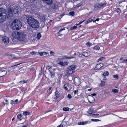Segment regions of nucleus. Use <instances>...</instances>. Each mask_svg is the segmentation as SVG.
I'll list each match as a JSON object with an SVG mask.
<instances>
[{
  "label": "nucleus",
  "mask_w": 127,
  "mask_h": 127,
  "mask_svg": "<svg viewBox=\"0 0 127 127\" xmlns=\"http://www.w3.org/2000/svg\"><path fill=\"white\" fill-rule=\"evenodd\" d=\"M50 73L51 74V77H53L55 75V72L54 71H51L50 70H49Z\"/></svg>",
  "instance_id": "aec40b11"
},
{
  "label": "nucleus",
  "mask_w": 127,
  "mask_h": 127,
  "mask_svg": "<svg viewBox=\"0 0 127 127\" xmlns=\"http://www.w3.org/2000/svg\"><path fill=\"white\" fill-rule=\"evenodd\" d=\"M112 91L114 93H117L118 92V90L117 89H113Z\"/></svg>",
  "instance_id": "72a5a7b5"
},
{
  "label": "nucleus",
  "mask_w": 127,
  "mask_h": 127,
  "mask_svg": "<svg viewBox=\"0 0 127 127\" xmlns=\"http://www.w3.org/2000/svg\"><path fill=\"white\" fill-rule=\"evenodd\" d=\"M125 18L127 19V14L125 15Z\"/></svg>",
  "instance_id": "e2e57ef3"
},
{
  "label": "nucleus",
  "mask_w": 127,
  "mask_h": 127,
  "mask_svg": "<svg viewBox=\"0 0 127 127\" xmlns=\"http://www.w3.org/2000/svg\"><path fill=\"white\" fill-rule=\"evenodd\" d=\"M67 97L68 98L70 99L71 98V96L70 94H68L67 95Z\"/></svg>",
  "instance_id": "37998d69"
},
{
  "label": "nucleus",
  "mask_w": 127,
  "mask_h": 127,
  "mask_svg": "<svg viewBox=\"0 0 127 127\" xmlns=\"http://www.w3.org/2000/svg\"><path fill=\"white\" fill-rule=\"evenodd\" d=\"M22 25V24L19 20L15 19L11 23L10 27L13 30H18L21 28Z\"/></svg>",
  "instance_id": "7ed1b4c3"
},
{
  "label": "nucleus",
  "mask_w": 127,
  "mask_h": 127,
  "mask_svg": "<svg viewBox=\"0 0 127 127\" xmlns=\"http://www.w3.org/2000/svg\"><path fill=\"white\" fill-rule=\"evenodd\" d=\"M105 83L103 81H102L101 82L100 85L102 87H103L105 86Z\"/></svg>",
  "instance_id": "393cba45"
},
{
  "label": "nucleus",
  "mask_w": 127,
  "mask_h": 127,
  "mask_svg": "<svg viewBox=\"0 0 127 127\" xmlns=\"http://www.w3.org/2000/svg\"><path fill=\"white\" fill-rule=\"evenodd\" d=\"M10 104H14V102L12 101L10 103Z\"/></svg>",
  "instance_id": "774afa93"
},
{
  "label": "nucleus",
  "mask_w": 127,
  "mask_h": 127,
  "mask_svg": "<svg viewBox=\"0 0 127 127\" xmlns=\"http://www.w3.org/2000/svg\"><path fill=\"white\" fill-rule=\"evenodd\" d=\"M64 86V89L67 91H69L71 89V87L69 84H65Z\"/></svg>",
  "instance_id": "9b49d317"
},
{
  "label": "nucleus",
  "mask_w": 127,
  "mask_h": 127,
  "mask_svg": "<svg viewBox=\"0 0 127 127\" xmlns=\"http://www.w3.org/2000/svg\"><path fill=\"white\" fill-rule=\"evenodd\" d=\"M90 99H91L92 100V102L90 101L89 100V102L90 103L93 102L94 101L95 99L94 98V97L93 96H90Z\"/></svg>",
  "instance_id": "4be33fe9"
},
{
  "label": "nucleus",
  "mask_w": 127,
  "mask_h": 127,
  "mask_svg": "<svg viewBox=\"0 0 127 127\" xmlns=\"http://www.w3.org/2000/svg\"><path fill=\"white\" fill-rule=\"evenodd\" d=\"M94 115H95L96 116H97L99 115V114H94Z\"/></svg>",
  "instance_id": "680f3d73"
},
{
  "label": "nucleus",
  "mask_w": 127,
  "mask_h": 127,
  "mask_svg": "<svg viewBox=\"0 0 127 127\" xmlns=\"http://www.w3.org/2000/svg\"><path fill=\"white\" fill-rule=\"evenodd\" d=\"M116 12L118 14L120 13L121 12V10L120 9L118 8L116 10Z\"/></svg>",
  "instance_id": "cd10ccee"
},
{
  "label": "nucleus",
  "mask_w": 127,
  "mask_h": 127,
  "mask_svg": "<svg viewBox=\"0 0 127 127\" xmlns=\"http://www.w3.org/2000/svg\"><path fill=\"white\" fill-rule=\"evenodd\" d=\"M23 114L26 116L29 115L30 113L29 112H23Z\"/></svg>",
  "instance_id": "c756f323"
},
{
  "label": "nucleus",
  "mask_w": 127,
  "mask_h": 127,
  "mask_svg": "<svg viewBox=\"0 0 127 127\" xmlns=\"http://www.w3.org/2000/svg\"><path fill=\"white\" fill-rule=\"evenodd\" d=\"M27 81L24 80L23 81H20L19 82V83L20 84H23V83H26L27 82Z\"/></svg>",
  "instance_id": "2f4dec72"
},
{
  "label": "nucleus",
  "mask_w": 127,
  "mask_h": 127,
  "mask_svg": "<svg viewBox=\"0 0 127 127\" xmlns=\"http://www.w3.org/2000/svg\"><path fill=\"white\" fill-rule=\"evenodd\" d=\"M94 49L95 50H98L100 49V47L98 46H95L94 47Z\"/></svg>",
  "instance_id": "f704fd0d"
},
{
  "label": "nucleus",
  "mask_w": 127,
  "mask_h": 127,
  "mask_svg": "<svg viewBox=\"0 0 127 127\" xmlns=\"http://www.w3.org/2000/svg\"><path fill=\"white\" fill-rule=\"evenodd\" d=\"M82 55L85 57H87L90 55V54L89 52H87L83 53Z\"/></svg>",
  "instance_id": "4468645a"
},
{
  "label": "nucleus",
  "mask_w": 127,
  "mask_h": 127,
  "mask_svg": "<svg viewBox=\"0 0 127 127\" xmlns=\"http://www.w3.org/2000/svg\"><path fill=\"white\" fill-rule=\"evenodd\" d=\"M91 95L94 96H95L96 95V94H95L94 93L93 94H92Z\"/></svg>",
  "instance_id": "4d7b16f0"
},
{
  "label": "nucleus",
  "mask_w": 127,
  "mask_h": 127,
  "mask_svg": "<svg viewBox=\"0 0 127 127\" xmlns=\"http://www.w3.org/2000/svg\"><path fill=\"white\" fill-rule=\"evenodd\" d=\"M20 8L18 7H16L14 8L9 7L8 10V17H10V19L13 16L12 12L15 14H17L20 11Z\"/></svg>",
  "instance_id": "20e7f679"
},
{
  "label": "nucleus",
  "mask_w": 127,
  "mask_h": 127,
  "mask_svg": "<svg viewBox=\"0 0 127 127\" xmlns=\"http://www.w3.org/2000/svg\"><path fill=\"white\" fill-rule=\"evenodd\" d=\"M92 44L91 43H90L89 42H87L86 44V45L88 46H90L91 44Z\"/></svg>",
  "instance_id": "a19ab883"
},
{
  "label": "nucleus",
  "mask_w": 127,
  "mask_h": 127,
  "mask_svg": "<svg viewBox=\"0 0 127 127\" xmlns=\"http://www.w3.org/2000/svg\"><path fill=\"white\" fill-rule=\"evenodd\" d=\"M14 101L16 102V104H17V102L18 101V99H17L15 100Z\"/></svg>",
  "instance_id": "864d4df0"
},
{
  "label": "nucleus",
  "mask_w": 127,
  "mask_h": 127,
  "mask_svg": "<svg viewBox=\"0 0 127 127\" xmlns=\"http://www.w3.org/2000/svg\"><path fill=\"white\" fill-rule=\"evenodd\" d=\"M36 41V39H33L32 40V41L33 42H35Z\"/></svg>",
  "instance_id": "3c124183"
},
{
  "label": "nucleus",
  "mask_w": 127,
  "mask_h": 127,
  "mask_svg": "<svg viewBox=\"0 0 127 127\" xmlns=\"http://www.w3.org/2000/svg\"><path fill=\"white\" fill-rule=\"evenodd\" d=\"M105 59V57H101L100 58L97 60V62H98L103 60Z\"/></svg>",
  "instance_id": "b1692460"
},
{
  "label": "nucleus",
  "mask_w": 127,
  "mask_h": 127,
  "mask_svg": "<svg viewBox=\"0 0 127 127\" xmlns=\"http://www.w3.org/2000/svg\"><path fill=\"white\" fill-rule=\"evenodd\" d=\"M112 43V41H109V45H111Z\"/></svg>",
  "instance_id": "603ef678"
},
{
  "label": "nucleus",
  "mask_w": 127,
  "mask_h": 127,
  "mask_svg": "<svg viewBox=\"0 0 127 127\" xmlns=\"http://www.w3.org/2000/svg\"><path fill=\"white\" fill-rule=\"evenodd\" d=\"M74 81V84L76 85H79L80 84V79L79 78H75Z\"/></svg>",
  "instance_id": "1a4fd4ad"
},
{
  "label": "nucleus",
  "mask_w": 127,
  "mask_h": 127,
  "mask_svg": "<svg viewBox=\"0 0 127 127\" xmlns=\"http://www.w3.org/2000/svg\"><path fill=\"white\" fill-rule=\"evenodd\" d=\"M69 109V108L68 107L66 108L64 107L63 108V110L64 111H68Z\"/></svg>",
  "instance_id": "c85d7f7f"
},
{
  "label": "nucleus",
  "mask_w": 127,
  "mask_h": 127,
  "mask_svg": "<svg viewBox=\"0 0 127 127\" xmlns=\"http://www.w3.org/2000/svg\"><path fill=\"white\" fill-rule=\"evenodd\" d=\"M63 125L62 124H61L60 125L58 126L57 127H63Z\"/></svg>",
  "instance_id": "de8ad7c7"
},
{
  "label": "nucleus",
  "mask_w": 127,
  "mask_h": 127,
  "mask_svg": "<svg viewBox=\"0 0 127 127\" xmlns=\"http://www.w3.org/2000/svg\"><path fill=\"white\" fill-rule=\"evenodd\" d=\"M43 2L45 3L46 4L48 5H51L52 4L53 1L52 0H41Z\"/></svg>",
  "instance_id": "6e6552de"
},
{
  "label": "nucleus",
  "mask_w": 127,
  "mask_h": 127,
  "mask_svg": "<svg viewBox=\"0 0 127 127\" xmlns=\"http://www.w3.org/2000/svg\"><path fill=\"white\" fill-rule=\"evenodd\" d=\"M7 72L6 71L1 70L0 71V77H3L5 75L7 74Z\"/></svg>",
  "instance_id": "ddd939ff"
},
{
  "label": "nucleus",
  "mask_w": 127,
  "mask_h": 127,
  "mask_svg": "<svg viewBox=\"0 0 127 127\" xmlns=\"http://www.w3.org/2000/svg\"><path fill=\"white\" fill-rule=\"evenodd\" d=\"M35 53L34 51H33L31 52V55H34V53Z\"/></svg>",
  "instance_id": "09e8293b"
},
{
  "label": "nucleus",
  "mask_w": 127,
  "mask_h": 127,
  "mask_svg": "<svg viewBox=\"0 0 127 127\" xmlns=\"http://www.w3.org/2000/svg\"><path fill=\"white\" fill-rule=\"evenodd\" d=\"M125 62H127L126 61V59H125L122 62V63H124Z\"/></svg>",
  "instance_id": "13d9d810"
},
{
  "label": "nucleus",
  "mask_w": 127,
  "mask_h": 127,
  "mask_svg": "<svg viewBox=\"0 0 127 127\" xmlns=\"http://www.w3.org/2000/svg\"><path fill=\"white\" fill-rule=\"evenodd\" d=\"M59 64L62 65H63L64 64V63L63 62H60L59 63Z\"/></svg>",
  "instance_id": "c03bdc74"
},
{
  "label": "nucleus",
  "mask_w": 127,
  "mask_h": 127,
  "mask_svg": "<svg viewBox=\"0 0 127 127\" xmlns=\"http://www.w3.org/2000/svg\"><path fill=\"white\" fill-rule=\"evenodd\" d=\"M87 113L89 114V115L88 114L87 115L88 116H90L91 115H94V114L92 113L87 112Z\"/></svg>",
  "instance_id": "ea45409f"
},
{
  "label": "nucleus",
  "mask_w": 127,
  "mask_h": 127,
  "mask_svg": "<svg viewBox=\"0 0 127 127\" xmlns=\"http://www.w3.org/2000/svg\"><path fill=\"white\" fill-rule=\"evenodd\" d=\"M114 78L118 79V76L117 75H115L113 76Z\"/></svg>",
  "instance_id": "58836bf2"
},
{
  "label": "nucleus",
  "mask_w": 127,
  "mask_h": 127,
  "mask_svg": "<svg viewBox=\"0 0 127 127\" xmlns=\"http://www.w3.org/2000/svg\"><path fill=\"white\" fill-rule=\"evenodd\" d=\"M85 21V20H84V21H80V22L79 23V24H81V23H82L83 22H84V21Z\"/></svg>",
  "instance_id": "bf43d9fd"
},
{
  "label": "nucleus",
  "mask_w": 127,
  "mask_h": 127,
  "mask_svg": "<svg viewBox=\"0 0 127 127\" xmlns=\"http://www.w3.org/2000/svg\"><path fill=\"white\" fill-rule=\"evenodd\" d=\"M80 24H79V23L78 22H77L76 24V25H79Z\"/></svg>",
  "instance_id": "052dcab7"
},
{
  "label": "nucleus",
  "mask_w": 127,
  "mask_h": 127,
  "mask_svg": "<svg viewBox=\"0 0 127 127\" xmlns=\"http://www.w3.org/2000/svg\"><path fill=\"white\" fill-rule=\"evenodd\" d=\"M68 29L66 28H63V29H61L59 31V32H61L62 31H68Z\"/></svg>",
  "instance_id": "6ab92c4d"
},
{
  "label": "nucleus",
  "mask_w": 127,
  "mask_h": 127,
  "mask_svg": "<svg viewBox=\"0 0 127 127\" xmlns=\"http://www.w3.org/2000/svg\"><path fill=\"white\" fill-rule=\"evenodd\" d=\"M103 66V64L102 63L97 64L96 65L95 67L94 68V69L95 70L99 69L102 67Z\"/></svg>",
  "instance_id": "9d476101"
},
{
  "label": "nucleus",
  "mask_w": 127,
  "mask_h": 127,
  "mask_svg": "<svg viewBox=\"0 0 127 127\" xmlns=\"http://www.w3.org/2000/svg\"><path fill=\"white\" fill-rule=\"evenodd\" d=\"M51 111V110H49V111H46V112H45V113H47V112H49L50 111Z\"/></svg>",
  "instance_id": "338daca9"
},
{
  "label": "nucleus",
  "mask_w": 127,
  "mask_h": 127,
  "mask_svg": "<svg viewBox=\"0 0 127 127\" xmlns=\"http://www.w3.org/2000/svg\"><path fill=\"white\" fill-rule=\"evenodd\" d=\"M78 90H75V91H74V94H76V93L78 92Z\"/></svg>",
  "instance_id": "6e6d98bb"
},
{
  "label": "nucleus",
  "mask_w": 127,
  "mask_h": 127,
  "mask_svg": "<svg viewBox=\"0 0 127 127\" xmlns=\"http://www.w3.org/2000/svg\"><path fill=\"white\" fill-rule=\"evenodd\" d=\"M2 44L7 45L9 43V38L6 36L4 37L2 40Z\"/></svg>",
  "instance_id": "0eeeda50"
},
{
  "label": "nucleus",
  "mask_w": 127,
  "mask_h": 127,
  "mask_svg": "<svg viewBox=\"0 0 127 127\" xmlns=\"http://www.w3.org/2000/svg\"><path fill=\"white\" fill-rule=\"evenodd\" d=\"M67 59H72L74 58V57H66V58Z\"/></svg>",
  "instance_id": "49530a36"
},
{
  "label": "nucleus",
  "mask_w": 127,
  "mask_h": 127,
  "mask_svg": "<svg viewBox=\"0 0 127 127\" xmlns=\"http://www.w3.org/2000/svg\"><path fill=\"white\" fill-rule=\"evenodd\" d=\"M109 75V73L107 71H106V72H104L103 73L102 75L104 76H108Z\"/></svg>",
  "instance_id": "a878e982"
},
{
  "label": "nucleus",
  "mask_w": 127,
  "mask_h": 127,
  "mask_svg": "<svg viewBox=\"0 0 127 127\" xmlns=\"http://www.w3.org/2000/svg\"><path fill=\"white\" fill-rule=\"evenodd\" d=\"M21 114H20L18 115L17 118V119H19L21 118Z\"/></svg>",
  "instance_id": "4c0bfd02"
},
{
  "label": "nucleus",
  "mask_w": 127,
  "mask_h": 127,
  "mask_svg": "<svg viewBox=\"0 0 127 127\" xmlns=\"http://www.w3.org/2000/svg\"><path fill=\"white\" fill-rule=\"evenodd\" d=\"M69 14L71 16H73L74 15V13L73 11H71L69 12Z\"/></svg>",
  "instance_id": "7c9ffc66"
},
{
  "label": "nucleus",
  "mask_w": 127,
  "mask_h": 127,
  "mask_svg": "<svg viewBox=\"0 0 127 127\" xmlns=\"http://www.w3.org/2000/svg\"><path fill=\"white\" fill-rule=\"evenodd\" d=\"M91 120L93 122H98L100 121V120L97 119H92Z\"/></svg>",
  "instance_id": "473e14b6"
},
{
  "label": "nucleus",
  "mask_w": 127,
  "mask_h": 127,
  "mask_svg": "<svg viewBox=\"0 0 127 127\" xmlns=\"http://www.w3.org/2000/svg\"><path fill=\"white\" fill-rule=\"evenodd\" d=\"M76 68V66L75 65H72L70 66H69L68 67L67 69L66 70V75L67 76L71 74L74 73V72L72 71L71 72L72 70H73L75 69Z\"/></svg>",
  "instance_id": "423d86ee"
},
{
  "label": "nucleus",
  "mask_w": 127,
  "mask_h": 127,
  "mask_svg": "<svg viewBox=\"0 0 127 127\" xmlns=\"http://www.w3.org/2000/svg\"><path fill=\"white\" fill-rule=\"evenodd\" d=\"M30 69L31 71H33L34 70V69L33 67H32L30 68Z\"/></svg>",
  "instance_id": "a18cd8bd"
},
{
  "label": "nucleus",
  "mask_w": 127,
  "mask_h": 127,
  "mask_svg": "<svg viewBox=\"0 0 127 127\" xmlns=\"http://www.w3.org/2000/svg\"><path fill=\"white\" fill-rule=\"evenodd\" d=\"M55 34L58 38H60L61 36H63L64 35V33L62 32H57Z\"/></svg>",
  "instance_id": "f8f14e48"
},
{
  "label": "nucleus",
  "mask_w": 127,
  "mask_h": 127,
  "mask_svg": "<svg viewBox=\"0 0 127 127\" xmlns=\"http://www.w3.org/2000/svg\"><path fill=\"white\" fill-rule=\"evenodd\" d=\"M41 37V34L40 32H38L37 34V36L36 37V39L38 40H39Z\"/></svg>",
  "instance_id": "a211bd4d"
},
{
  "label": "nucleus",
  "mask_w": 127,
  "mask_h": 127,
  "mask_svg": "<svg viewBox=\"0 0 127 127\" xmlns=\"http://www.w3.org/2000/svg\"><path fill=\"white\" fill-rule=\"evenodd\" d=\"M94 17H91V18L89 19L87 21V22L86 23V24H87L91 21H94Z\"/></svg>",
  "instance_id": "f3484780"
},
{
  "label": "nucleus",
  "mask_w": 127,
  "mask_h": 127,
  "mask_svg": "<svg viewBox=\"0 0 127 127\" xmlns=\"http://www.w3.org/2000/svg\"><path fill=\"white\" fill-rule=\"evenodd\" d=\"M56 91L55 92V95L56 97H55V98H56L59 97V93L58 91H57V88L56 89Z\"/></svg>",
  "instance_id": "2eb2a0df"
},
{
  "label": "nucleus",
  "mask_w": 127,
  "mask_h": 127,
  "mask_svg": "<svg viewBox=\"0 0 127 127\" xmlns=\"http://www.w3.org/2000/svg\"><path fill=\"white\" fill-rule=\"evenodd\" d=\"M12 36L22 44H25L26 42L27 35L24 32H12Z\"/></svg>",
  "instance_id": "f257e3e1"
},
{
  "label": "nucleus",
  "mask_w": 127,
  "mask_h": 127,
  "mask_svg": "<svg viewBox=\"0 0 127 127\" xmlns=\"http://www.w3.org/2000/svg\"><path fill=\"white\" fill-rule=\"evenodd\" d=\"M80 32H78V33H76V34H75V35H76V36L77 37L78 36V37H79L81 36V35H83V34H81L80 33Z\"/></svg>",
  "instance_id": "bb28decb"
},
{
  "label": "nucleus",
  "mask_w": 127,
  "mask_h": 127,
  "mask_svg": "<svg viewBox=\"0 0 127 127\" xmlns=\"http://www.w3.org/2000/svg\"><path fill=\"white\" fill-rule=\"evenodd\" d=\"M7 102H8V101L7 100H6V103H5L6 104H7Z\"/></svg>",
  "instance_id": "0e129e2a"
},
{
  "label": "nucleus",
  "mask_w": 127,
  "mask_h": 127,
  "mask_svg": "<svg viewBox=\"0 0 127 127\" xmlns=\"http://www.w3.org/2000/svg\"><path fill=\"white\" fill-rule=\"evenodd\" d=\"M0 23L3 22L5 20L7 14L5 9L0 8Z\"/></svg>",
  "instance_id": "39448f33"
},
{
  "label": "nucleus",
  "mask_w": 127,
  "mask_h": 127,
  "mask_svg": "<svg viewBox=\"0 0 127 127\" xmlns=\"http://www.w3.org/2000/svg\"><path fill=\"white\" fill-rule=\"evenodd\" d=\"M51 88H52V87H50L49 88V89L48 90H49V91H50V90H51Z\"/></svg>",
  "instance_id": "69168bd1"
},
{
  "label": "nucleus",
  "mask_w": 127,
  "mask_h": 127,
  "mask_svg": "<svg viewBox=\"0 0 127 127\" xmlns=\"http://www.w3.org/2000/svg\"><path fill=\"white\" fill-rule=\"evenodd\" d=\"M88 112L94 113V110L93 108H90L88 111Z\"/></svg>",
  "instance_id": "5701e85b"
},
{
  "label": "nucleus",
  "mask_w": 127,
  "mask_h": 127,
  "mask_svg": "<svg viewBox=\"0 0 127 127\" xmlns=\"http://www.w3.org/2000/svg\"><path fill=\"white\" fill-rule=\"evenodd\" d=\"M50 53L51 54H52V55H54L55 54L53 52V51H50Z\"/></svg>",
  "instance_id": "8fccbe9b"
},
{
  "label": "nucleus",
  "mask_w": 127,
  "mask_h": 127,
  "mask_svg": "<svg viewBox=\"0 0 127 127\" xmlns=\"http://www.w3.org/2000/svg\"><path fill=\"white\" fill-rule=\"evenodd\" d=\"M51 67V66H47L46 67V69H50Z\"/></svg>",
  "instance_id": "79ce46f5"
},
{
  "label": "nucleus",
  "mask_w": 127,
  "mask_h": 127,
  "mask_svg": "<svg viewBox=\"0 0 127 127\" xmlns=\"http://www.w3.org/2000/svg\"><path fill=\"white\" fill-rule=\"evenodd\" d=\"M99 20V19H98V18H97V19H96V20H95V21H93V22H95L96 21H98Z\"/></svg>",
  "instance_id": "5fc2aeb1"
},
{
  "label": "nucleus",
  "mask_w": 127,
  "mask_h": 127,
  "mask_svg": "<svg viewBox=\"0 0 127 127\" xmlns=\"http://www.w3.org/2000/svg\"><path fill=\"white\" fill-rule=\"evenodd\" d=\"M88 122V121H87L84 122H79L78 123V124L79 125H86L87 124Z\"/></svg>",
  "instance_id": "dca6fc26"
},
{
  "label": "nucleus",
  "mask_w": 127,
  "mask_h": 127,
  "mask_svg": "<svg viewBox=\"0 0 127 127\" xmlns=\"http://www.w3.org/2000/svg\"><path fill=\"white\" fill-rule=\"evenodd\" d=\"M26 19L28 24L32 28H36L39 27L38 22L31 17L27 16Z\"/></svg>",
  "instance_id": "f03ea898"
},
{
  "label": "nucleus",
  "mask_w": 127,
  "mask_h": 127,
  "mask_svg": "<svg viewBox=\"0 0 127 127\" xmlns=\"http://www.w3.org/2000/svg\"><path fill=\"white\" fill-rule=\"evenodd\" d=\"M106 4V3H100L99 4H98V6L99 7H100V6L103 7Z\"/></svg>",
  "instance_id": "412c9836"
},
{
  "label": "nucleus",
  "mask_w": 127,
  "mask_h": 127,
  "mask_svg": "<svg viewBox=\"0 0 127 127\" xmlns=\"http://www.w3.org/2000/svg\"><path fill=\"white\" fill-rule=\"evenodd\" d=\"M77 27L76 26H73V27H71L70 28V30H72L74 29H76Z\"/></svg>",
  "instance_id": "e433bc0d"
},
{
  "label": "nucleus",
  "mask_w": 127,
  "mask_h": 127,
  "mask_svg": "<svg viewBox=\"0 0 127 127\" xmlns=\"http://www.w3.org/2000/svg\"><path fill=\"white\" fill-rule=\"evenodd\" d=\"M44 53H45V52H39V54L40 56H42L43 55H44Z\"/></svg>",
  "instance_id": "c9c22d12"
}]
</instances>
